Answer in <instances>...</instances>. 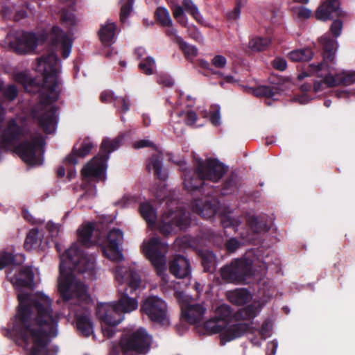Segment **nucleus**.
<instances>
[{
	"mask_svg": "<svg viewBox=\"0 0 355 355\" xmlns=\"http://www.w3.org/2000/svg\"><path fill=\"white\" fill-rule=\"evenodd\" d=\"M191 223L189 214L183 209L168 211L162 215L159 231L165 237L177 230H186Z\"/></svg>",
	"mask_w": 355,
	"mask_h": 355,
	"instance_id": "10",
	"label": "nucleus"
},
{
	"mask_svg": "<svg viewBox=\"0 0 355 355\" xmlns=\"http://www.w3.org/2000/svg\"><path fill=\"white\" fill-rule=\"evenodd\" d=\"M14 78L16 82L22 84L26 90H28V86L31 85L33 83V80L25 71L15 73Z\"/></svg>",
	"mask_w": 355,
	"mask_h": 355,
	"instance_id": "50",
	"label": "nucleus"
},
{
	"mask_svg": "<svg viewBox=\"0 0 355 355\" xmlns=\"http://www.w3.org/2000/svg\"><path fill=\"white\" fill-rule=\"evenodd\" d=\"M141 277L138 272L131 270L126 280V287L119 291V299L112 302V329L124 320V313H130L138 307L137 296L130 297L141 284ZM114 331L112 330V334Z\"/></svg>",
	"mask_w": 355,
	"mask_h": 355,
	"instance_id": "6",
	"label": "nucleus"
},
{
	"mask_svg": "<svg viewBox=\"0 0 355 355\" xmlns=\"http://www.w3.org/2000/svg\"><path fill=\"white\" fill-rule=\"evenodd\" d=\"M157 83L159 85H163L164 86H166L168 87L173 85V80L170 77H168V76H159L157 78Z\"/></svg>",
	"mask_w": 355,
	"mask_h": 355,
	"instance_id": "62",
	"label": "nucleus"
},
{
	"mask_svg": "<svg viewBox=\"0 0 355 355\" xmlns=\"http://www.w3.org/2000/svg\"><path fill=\"white\" fill-rule=\"evenodd\" d=\"M172 10L174 18L176 19L180 24L185 26L187 18L186 15L184 14V9L183 6H176L174 8H173Z\"/></svg>",
	"mask_w": 355,
	"mask_h": 355,
	"instance_id": "49",
	"label": "nucleus"
},
{
	"mask_svg": "<svg viewBox=\"0 0 355 355\" xmlns=\"http://www.w3.org/2000/svg\"><path fill=\"white\" fill-rule=\"evenodd\" d=\"M198 119L196 113L193 110H189L186 114V123L189 125L195 124Z\"/></svg>",
	"mask_w": 355,
	"mask_h": 355,
	"instance_id": "59",
	"label": "nucleus"
},
{
	"mask_svg": "<svg viewBox=\"0 0 355 355\" xmlns=\"http://www.w3.org/2000/svg\"><path fill=\"white\" fill-rule=\"evenodd\" d=\"M49 40L53 46L62 53L63 58H67L71 51L73 40L58 26H53L49 35Z\"/></svg>",
	"mask_w": 355,
	"mask_h": 355,
	"instance_id": "16",
	"label": "nucleus"
},
{
	"mask_svg": "<svg viewBox=\"0 0 355 355\" xmlns=\"http://www.w3.org/2000/svg\"><path fill=\"white\" fill-rule=\"evenodd\" d=\"M210 122L214 126H218L220 124V114L219 107H216L215 110L210 112Z\"/></svg>",
	"mask_w": 355,
	"mask_h": 355,
	"instance_id": "56",
	"label": "nucleus"
},
{
	"mask_svg": "<svg viewBox=\"0 0 355 355\" xmlns=\"http://www.w3.org/2000/svg\"><path fill=\"white\" fill-rule=\"evenodd\" d=\"M239 189L238 176L234 173H231L223 183L220 193L222 196H227L236 192Z\"/></svg>",
	"mask_w": 355,
	"mask_h": 355,
	"instance_id": "32",
	"label": "nucleus"
},
{
	"mask_svg": "<svg viewBox=\"0 0 355 355\" xmlns=\"http://www.w3.org/2000/svg\"><path fill=\"white\" fill-rule=\"evenodd\" d=\"M60 261L58 290L63 299L68 301L76 298L78 302H89L90 297L87 287L76 279L73 271L91 272L94 266V258L85 254L78 244L73 243L60 255Z\"/></svg>",
	"mask_w": 355,
	"mask_h": 355,
	"instance_id": "3",
	"label": "nucleus"
},
{
	"mask_svg": "<svg viewBox=\"0 0 355 355\" xmlns=\"http://www.w3.org/2000/svg\"><path fill=\"white\" fill-rule=\"evenodd\" d=\"M329 80L328 83L330 84V86L351 85L355 83V71L336 73L334 76L332 75V77H329Z\"/></svg>",
	"mask_w": 355,
	"mask_h": 355,
	"instance_id": "26",
	"label": "nucleus"
},
{
	"mask_svg": "<svg viewBox=\"0 0 355 355\" xmlns=\"http://www.w3.org/2000/svg\"><path fill=\"white\" fill-rule=\"evenodd\" d=\"M319 42L322 49L323 62L318 64H309L307 69L302 71L297 76V79L300 80H303L305 77L317 75L321 77L318 73L322 71L324 66L329 67V63H333L335 58V53L338 48V42L336 39L331 38L329 35H323L319 39Z\"/></svg>",
	"mask_w": 355,
	"mask_h": 355,
	"instance_id": "8",
	"label": "nucleus"
},
{
	"mask_svg": "<svg viewBox=\"0 0 355 355\" xmlns=\"http://www.w3.org/2000/svg\"><path fill=\"white\" fill-rule=\"evenodd\" d=\"M19 309L10 334L21 337L27 355H57L58 347L50 344L58 335L60 313L52 309V300L42 293L17 295Z\"/></svg>",
	"mask_w": 355,
	"mask_h": 355,
	"instance_id": "1",
	"label": "nucleus"
},
{
	"mask_svg": "<svg viewBox=\"0 0 355 355\" xmlns=\"http://www.w3.org/2000/svg\"><path fill=\"white\" fill-rule=\"evenodd\" d=\"M111 304L99 303L96 308V315L101 324L103 334L107 338H111Z\"/></svg>",
	"mask_w": 355,
	"mask_h": 355,
	"instance_id": "21",
	"label": "nucleus"
},
{
	"mask_svg": "<svg viewBox=\"0 0 355 355\" xmlns=\"http://www.w3.org/2000/svg\"><path fill=\"white\" fill-rule=\"evenodd\" d=\"M10 282L16 288L30 286L32 285L34 279V274L31 268L26 267L20 270L17 275H7Z\"/></svg>",
	"mask_w": 355,
	"mask_h": 355,
	"instance_id": "23",
	"label": "nucleus"
},
{
	"mask_svg": "<svg viewBox=\"0 0 355 355\" xmlns=\"http://www.w3.org/2000/svg\"><path fill=\"white\" fill-rule=\"evenodd\" d=\"M278 343L276 340L270 342L267 345L266 355H275L277 349Z\"/></svg>",
	"mask_w": 355,
	"mask_h": 355,
	"instance_id": "61",
	"label": "nucleus"
},
{
	"mask_svg": "<svg viewBox=\"0 0 355 355\" xmlns=\"http://www.w3.org/2000/svg\"><path fill=\"white\" fill-rule=\"evenodd\" d=\"M148 171H153L156 179L164 181L168 178L167 171L163 168V157L161 154H153L146 162Z\"/></svg>",
	"mask_w": 355,
	"mask_h": 355,
	"instance_id": "22",
	"label": "nucleus"
},
{
	"mask_svg": "<svg viewBox=\"0 0 355 355\" xmlns=\"http://www.w3.org/2000/svg\"><path fill=\"white\" fill-rule=\"evenodd\" d=\"M139 211L141 217L146 221L149 227H153L155 225L157 219L156 211L149 202L141 203Z\"/></svg>",
	"mask_w": 355,
	"mask_h": 355,
	"instance_id": "29",
	"label": "nucleus"
},
{
	"mask_svg": "<svg viewBox=\"0 0 355 355\" xmlns=\"http://www.w3.org/2000/svg\"><path fill=\"white\" fill-rule=\"evenodd\" d=\"M198 255L200 258L203 271L208 273H214L216 270V256L210 250H201Z\"/></svg>",
	"mask_w": 355,
	"mask_h": 355,
	"instance_id": "27",
	"label": "nucleus"
},
{
	"mask_svg": "<svg viewBox=\"0 0 355 355\" xmlns=\"http://www.w3.org/2000/svg\"><path fill=\"white\" fill-rule=\"evenodd\" d=\"M281 91L277 86L260 85L254 89V94L258 97L273 98L275 95L280 94Z\"/></svg>",
	"mask_w": 355,
	"mask_h": 355,
	"instance_id": "36",
	"label": "nucleus"
},
{
	"mask_svg": "<svg viewBox=\"0 0 355 355\" xmlns=\"http://www.w3.org/2000/svg\"><path fill=\"white\" fill-rule=\"evenodd\" d=\"M227 59L221 55H216L211 59V65L216 68L223 69L226 66Z\"/></svg>",
	"mask_w": 355,
	"mask_h": 355,
	"instance_id": "54",
	"label": "nucleus"
},
{
	"mask_svg": "<svg viewBox=\"0 0 355 355\" xmlns=\"http://www.w3.org/2000/svg\"><path fill=\"white\" fill-rule=\"evenodd\" d=\"M99 38L102 44L105 46L111 44V24L107 21L99 30Z\"/></svg>",
	"mask_w": 355,
	"mask_h": 355,
	"instance_id": "43",
	"label": "nucleus"
},
{
	"mask_svg": "<svg viewBox=\"0 0 355 355\" xmlns=\"http://www.w3.org/2000/svg\"><path fill=\"white\" fill-rule=\"evenodd\" d=\"M241 246V243L235 238H231L225 243V248L229 253L234 252Z\"/></svg>",
	"mask_w": 355,
	"mask_h": 355,
	"instance_id": "53",
	"label": "nucleus"
},
{
	"mask_svg": "<svg viewBox=\"0 0 355 355\" xmlns=\"http://www.w3.org/2000/svg\"><path fill=\"white\" fill-rule=\"evenodd\" d=\"M205 311L203 306L195 304L188 306L182 311V315L189 323L194 324L201 321Z\"/></svg>",
	"mask_w": 355,
	"mask_h": 355,
	"instance_id": "25",
	"label": "nucleus"
},
{
	"mask_svg": "<svg viewBox=\"0 0 355 355\" xmlns=\"http://www.w3.org/2000/svg\"><path fill=\"white\" fill-rule=\"evenodd\" d=\"M342 29L343 22L340 19L334 20L330 26V31L336 38L340 35Z\"/></svg>",
	"mask_w": 355,
	"mask_h": 355,
	"instance_id": "52",
	"label": "nucleus"
},
{
	"mask_svg": "<svg viewBox=\"0 0 355 355\" xmlns=\"http://www.w3.org/2000/svg\"><path fill=\"white\" fill-rule=\"evenodd\" d=\"M199 65L201 68L207 69L211 71L212 74L218 75V76H222L223 73L213 69L211 67V63L210 64L209 62L205 60H200L199 61Z\"/></svg>",
	"mask_w": 355,
	"mask_h": 355,
	"instance_id": "57",
	"label": "nucleus"
},
{
	"mask_svg": "<svg viewBox=\"0 0 355 355\" xmlns=\"http://www.w3.org/2000/svg\"><path fill=\"white\" fill-rule=\"evenodd\" d=\"M227 297L232 304L243 305L249 302L250 295L246 288H241L229 292Z\"/></svg>",
	"mask_w": 355,
	"mask_h": 355,
	"instance_id": "30",
	"label": "nucleus"
},
{
	"mask_svg": "<svg viewBox=\"0 0 355 355\" xmlns=\"http://www.w3.org/2000/svg\"><path fill=\"white\" fill-rule=\"evenodd\" d=\"M231 315L232 309L230 306L222 304L217 308L214 318L207 321L205 327L211 334L220 333L227 324V320Z\"/></svg>",
	"mask_w": 355,
	"mask_h": 355,
	"instance_id": "17",
	"label": "nucleus"
},
{
	"mask_svg": "<svg viewBox=\"0 0 355 355\" xmlns=\"http://www.w3.org/2000/svg\"><path fill=\"white\" fill-rule=\"evenodd\" d=\"M345 13L340 9L338 0H327L323 2L315 10L318 20L327 21L334 17H343Z\"/></svg>",
	"mask_w": 355,
	"mask_h": 355,
	"instance_id": "18",
	"label": "nucleus"
},
{
	"mask_svg": "<svg viewBox=\"0 0 355 355\" xmlns=\"http://www.w3.org/2000/svg\"><path fill=\"white\" fill-rule=\"evenodd\" d=\"M75 317L78 330L85 336H89L92 334L93 324L87 311H85L83 314L76 313Z\"/></svg>",
	"mask_w": 355,
	"mask_h": 355,
	"instance_id": "28",
	"label": "nucleus"
},
{
	"mask_svg": "<svg viewBox=\"0 0 355 355\" xmlns=\"http://www.w3.org/2000/svg\"><path fill=\"white\" fill-rule=\"evenodd\" d=\"M253 261L247 256L232 260L230 264L222 267L220 273L222 279L234 284H248L253 276Z\"/></svg>",
	"mask_w": 355,
	"mask_h": 355,
	"instance_id": "7",
	"label": "nucleus"
},
{
	"mask_svg": "<svg viewBox=\"0 0 355 355\" xmlns=\"http://www.w3.org/2000/svg\"><path fill=\"white\" fill-rule=\"evenodd\" d=\"M272 65L276 70L283 71L286 70L287 67L286 60L280 57L275 58L272 62Z\"/></svg>",
	"mask_w": 355,
	"mask_h": 355,
	"instance_id": "55",
	"label": "nucleus"
},
{
	"mask_svg": "<svg viewBox=\"0 0 355 355\" xmlns=\"http://www.w3.org/2000/svg\"><path fill=\"white\" fill-rule=\"evenodd\" d=\"M257 315V309L254 306L250 304L238 310L234 313L233 317L235 320H246L254 319Z\"/></svg>",
	"mask_w": 355,
	"mask_h": 355,
	"instance_id": "37",
	"label": "nucleus"
},
{
	"mask_svg": "<svg viewBox=\"0 0 355 355\" xmlns=\"http://www.w3.org/2000/svg\"><path fill=\"white\" fill-rule=\"evenodd\" d=\"M92 148L93 144L91 141L89 140L84 141L80 148L78 150L74 149L72 154L67 157V160L73 164H76L77 160L74 156L76 155L80 157H84L90 153Z\"/></svg>",
	"mask_w": 355,
	"mask_h": 355,
	"instance_id": "34",
	"label": "nucleus"
},
{
	"mask_svg": "<svg viewBox=\"0 0 355 355\" xmlns=\"http://www.w3.org/2000/svg\"><path fill=\"white\" fill-rule=\"evenodd\" d=\"M62 24H64L69 30H71L76 24V20L73 13L63 11L61 17Z\"/></svg>",
	"mask_w": 355,
	"mask_h": 355,
	"instance_id": "51",
	"label": "nucleus"
},
{
	"mask_svg": "<svg viewBox=\"0 0 355 355\" xmlns=\"http://www.w3.org/2000/svg\"><path fill=\"white\" fill-rule=\"evenodd\" d=\"M155 19L162 26H171L172 25L169 12L166 8H157L155 12Z\"/></svg>",
	"mask_w": 355,
	"mask_h": 355,
	"instance_id": "40",
	"label": "nucleus"
},
{
	"mask_svg": "<svg viewBox=\"0 0 355 355\" xmlns=\"http://www.w3.org/2000/svg\"><path fill=\"white\" fill-rule=\"evenodd\" d=\"M5 100L12 101L17 96L18 90L13 85H8L6 87H1V94Z\"/></svg>",
	"mask_w": 355,
	"mask_h": 355,
	"instance_id": "45",
	"label": "nucleus"
},
{
	"mask_svg": "<svg viewBox=\"0 0 355 355\" xmlns=\"http://www.w3.org/2000/svg\"><path fill=\"white\" fill-rule=\"evenodd\" d=\"M210 191L205 192L202 190V195L205 196V198L195 199L192 202V209L194 212L199 214L203 218H211L216 214L219 209L220 202L215 198H209V196L213 191L212 189Z\"/></svg>",
	"mask_w": 355,
	"mask_h": 355,
	"instance_id": "15",
	"label": "nucleus"
},
{
	"mask_svg": "<svg viewBox=\"0 0 355 355\" xmlns=\"http://www.w3.org/2000/svg\"><path fill=\"white\" fill-rule=\"evenodd\" d=\"M111 144L110 141L104 140L101 144L103 155H98L87 163L82 169V174L86 178H96L104 180L105 178L110 152Z\"/></svg>",
	"mask_w": 355,
	"mask_h": 355,
	"instance_id": "12",
	"label": "nucleus"
},
{
	"mask_svg": "<svg viewBox=\"0 0 355 355\" xmlns=\"http://www.w3.org/2000/svg\"><path fill=\"white\" fill-rule=\"evenodd\" d=\"M24 256L21 254L13 255L11 253L2 252L0 254V270L10 266H17L24 261Z\"/></svg>",
	"mask_w": 355,
	"mask_h": 355,
	"instance_id": "31",
	"label": "nucleus"
},
{
	"mask_svg": "<svg viewBox=\"0 0 355 355\" xmlns=\"http://www.w3.org/2000/svg\"><path fill=\"white\" fill-rule=\"evenodd\" d=\"M175 43L179 46L187 60H191L197 55V48L184 41L181 37H175Z\"/></svg>",
	"mask_w": 355,
	"mask_h": 355,
	"instance_id": "35",
	"label": "nucleus"
},
{
	"mask_svg": "<svg viewBox=\"0 0 355 355\" xmlns=\"http://www.w3.org/2000/svg\"><path fill=\"white\" fill-rule=\"evenodd\" d=\"M271 40L268 37H256L249 42L250 48L254 51H262L270 44Z\"/></svg>",
	"mask_w": 355,
	"mask_h": 355,
	"instance_id": "42",
	"label": "nucleus"
},
{
	"mask_svg": "<svg viewBox=\"0 0 355 355\" xmlns=\"http://www.w3.org/2000/svg\"><path fill=\"white\" fill-rule=\"evenodd\" d=\"M241 13L240 3H237L234 10L227 14L228 19L236 20L239 18Z\"/></svg>",
	"mask_w": 355,
	"mask_h": 355,
	"instance_id": "58",
	"label": "nucleus"
},
{
	"mask_svg": "<svg viewBox=\"0 0 355 355\" xmlns=\"http://www.w3.org/2000/svg\"><path fill=\"white\" fill-rule=\"evenodd\" d=\"M311 11L305 8V7H300L299 8V11L297 12V16L299 18L302 19H309L311 17Z\"/></svg>",
	"mask_w": 355,
	"mask_h": 355,
	"instance_id": "63",
	"label": "nucleus"
},
{
	"mask_svg": "<svg viewBox=\"0 0 355 355\" xmlns=\"http://www.w3.org/2000/svg\"><path fill=\"white\" fill-rule=\"evenodd\" d=\"M155 64V60L152 57H147L144 60L139 64V68L147 75L153 73V67Z\"/></svg>",
	"mask_w": 355,
	"mask_h": 355,
	"instance_id": "46",
	"label": "nucleus"
},
{
	"mask_svg": "<svg viewBox=\"0 0 355 355\" xmlns=\"http://www.w3.org/2000/svg\"><path fill=\"white\" fill-rule=\"evenodd\" d=\"M47 40V33L42 32L40 37L31 33L16 32L7 35L6 40L17 54L24 55L32 53L40 41Z\"/></svg>",
	"mask_w": 355,
	"mask_h": 355,
	"instance_id": "9",
	"label": "nucleus"
},
{
	"mask_svg": "<svg viewBox=\"0 0 355 355\" xmlns=\"http://www.w3.org/2000/svg\"><path fill=\"white\" fill-rule=\"evenodd\" d=\"M112 103L114 107L121 112L125 113L129 110V102L125 97H114L112 93Z\"/></svg>",
	"mask_w": 355,
	"mask_h": 355,
	"instance_id": "44",
	"label": "nucleus"
},
{
	"mask_svg": "<svg viewBox=\"0 0 355 355\" xmlns=\"http://www.w3.org/2000/svg\"><path fill=\"white\" fill-rule=\"evenodd\" d=\"M35 70L43 76V83L40 103L32 110L31 115L46 133H53L58 123L53 103L61 92L60 62L55 53H51L37 60Z\"/></svg>",
	"mask_w": 355,
	"mask_h": 355,
	"instance_id": "2",
	"label": "nucleus"
},
{
	"mask_svg": "<svg viewBox=\"0 0 355 355\" xmlns=\"http://www.w3.org/2000/svg\"><path fill=\"white\" fill-rule=\"evenodd\" d=\"M109 217L101 218L96 224L92 223H83L77 230L78 239L85 246L90 247L98 245L107 258L111 253V230Z\"/></svg>",
	"mask_w": 355,
	"mask_h": 355,
	"instance_id": "5",
	"label": "nucleus"
},
{
	"mask_svg": "<svg viewBox=\"0 0 355 355\" xmlns=\"http://www.w3.org/2000/svg\"><path fill=\"white\" fill-rule=\"evenodd\" d=\"M135 0H119L121 5L119 19L122 24H125L128 18L133 10V5Z\"/></svg>",
	"mask_w": 355,
	"mask_h": 355,
	"instance_id": "39",
	"label": "nucleus"
},
{
	"mask_svg": "<svg viewBox=\"0 0 355 355\" xmlns=\"http://www.w3.org/2000/svg\"><path fill=\"white\" fill-rule=\"evenodd\" d=\"M248 223L252 232L257 234L266 232L270 230L267 223L257 216L250 217L248 220Z\"/></svg>",
	"mask_w": 355,
	"mask_h": 355,
	"instance_id": "38",
	"label": "nucleus"
},
{
	"mask_svg": "<svg viewBox=\"0 0 355 355\" xmlns=\"http://www.w3.org/2000/svg\"><path fill=\"white\" fill-rule=\"evenodd\" d=\"M329 77H332V75L329 73L326 74L321 80H315L313 86V91L318 92L322 91L325 87H334V86H330V84L328 83Z\"/></svg>",
	"mask_w": 355,
	"mask_h": 355,
	"instance_id": "48",
	"label": "nucleus"
},
{
	"mask_svg": "<svg viewBox=\"0 0 355 355\" xmlns=\"http://www.w3.org/2000/svg\"><path fill=\"white\" fill-rule=\"evenodd\" d=\"M150 338L146 331L140 328L128 338L122 339L120 345L124 351H135L139 354H145L150 349Z\"/></svg>",
	"mask_w": 355,
	"mask_h": 355,
	"instance_id": "13",
	"label": "nucleus"
},
{
	"mask_svg": "<svg viewBox=\"0 0 355 355\" xmlns=\"http://www.w3.org/2000/svg\"><path fill=\"white\" fill-rule=\"evenodd\" d=\"M313 52L311 49H297L290 52L288 58L293 62H307L313 58Z\"/></svg>",
	"mask_w": 355,
	"mask_h": 355,
	"instance_id": "33",
	"label": "nucleus"
},
{
	"mask_svg": "<svg viewBox=\"0 0 355 355\" xmlns=\"http://www.w3.org/2000/svg\"><path fill=\"white\" fill-rule=\"evenodd\" d=\"M141 311L154 323L162 327H168L170 324L167 305L160 297H147L141 305Z\"/></svg>",
	"mask_w": 355,
	"mask_h": 355,
	"instance_id": "11",
	"label": "nucleus"
},
{
	"mask_svg": "<svg viewBox=\"0 0 355 355\" xmlns=\"http://www.w3.org/2000/svg\"><path fill=\"white\" fill-rule=\"evenodd\" d=\"M153 146H154V144L152 141L146 140V139L139 140L133 144V147L135 149L142 148H145V147H153Z\"/></svg>",
	"mask_w": 355,
	"mask_h": 355,
	"instance_id": "60",
	"label": "nucleus"
},
{
	"mask_svg": "<svg viewBox=\"0 0 355 355\" xmlns=\"http://www.w3.org/2000/svg\"><path fill=\"white\" fill-rule=\"evenodd\" d=\"M137 200V197L136 196H125L123 197V203L122 205V207H128L132 203H135Z\"/></svg>",
	"mask_w": 355,
	"mask_h": 355,
	"instance_id": "64",
	"label": "nucleus"
},
{
	"mask_svg": "<svg viewBox=\"0 0 355 355\" xmlns=\"http://www.w3.org/2000/svg\"><path fill=\"white\" fill-rule=\"evenodd\" d=\"M123 242V232L119 228L112 227V262H121L124 260L123 250L121 248Z\"/></svg>",
	"mask_w": 355,
	"mask_h": 355,
	"instance_id": "24",
	"label": "nucleus"
},
{
	"mask_svg": "<svg viewBox=\"0 0 355 355\" xmlns=\"http://www.w3.org/2000/svg\"><path fill=\"white\" fill-rule=\"evenodd\" d=\"M250 329V325L248 323L238 322L230 325L227 324L220 332L221 345L241 338Z\"/></svg>",
	"mask_w": 355,
	"mask_h": 355,
	"instance_id": "19",
	"label": "nucleus"
},
{
	"mask_svg": "<svg viewBox=\"0 0 355 355\" xmlns=\"http://www.w3.org/2000/svg\"><path fill=\"white\" fill-rule=\"evenodd\" d=\"M168 270L176 278H185L191 272L189 261L184 256L177 254L169 261Z\"/></svg>",
	"mask_w": 355,
	"mask_h": 355,
	"instance_id": "20",
	"label": "nucleus"
},
{
	"mask_svg": "<svg viewBox=\"0 0 355 355\" xmlns=\"http://www.w3.org/2000/svg\"><path fill=\"white\" fill-rule=\"evenodd\" d=\"M38 230L37 229L31 230L25 240L24 246L28 250H31L33 245L37 243Z\"/></svg>",
	"mask_w": 355,
	"mask_h": 355,
	"instance_id": "47",
	"label": "nucleus"
},
{
	"mask_svg": "<svg viewBox=\"0 0 355 355\" xmlns=\"http://www.w3.org/2000/svg\"><path fill=\"white\" fill-rule=\"evenodd\" d=\"M164 245L159 237H153L144 246L142 251L160 275L166 270V259L160 248Z\"/></svg>",
	"mask_w": 355,
	"mask_h": 355,
	"instance_id": "14",
	"label": "nucleus"
},
{
	"mask_svg": "<svg viewBox=\"0 0 355 355\" xmlns=\"http://www.w3.org/2000/svg\"><path fill=\"white\" fill-rule=\"evenodd\" d=\"M225 172V166L216 159L198 160L194 171L184 173V187L189 191L202 193L205 190V180L218 182Z\"/></svg>",
	"mask_w": 355,
	"mask_h": 355,
	"instance_id": "4",
	"label": "nucleus"
},
{
	"mask_svg": "<svg viewBox=\"0 0 355 355\" xmlns=\"http://www.w3.org/2000/svg\"><path fill=\"white\" fill-rule=\"evenodd\" d=\"M182 6L184 10L191 15L197 22H202V17L198 7L194 4L192 0H183Z\"/></svg>",
	"mask_w": 355,
	"mask_h": 355,
	"instance_id": "41",
	"label": "nucleus"
}]
</instances>
